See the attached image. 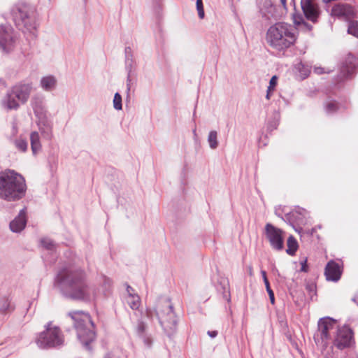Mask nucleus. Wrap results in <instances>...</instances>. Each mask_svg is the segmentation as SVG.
Returning a JSON list of instances; mask_svg holds the SVG:
<instances>
[{"mask_svg": "<svg viewBox=\"0 0 358 358\" xmlns=\"http://www.w3.org/2000/svg\"><path fill=\"white\" fill-rule=\"evenodd\" d=\"M57 83V79L55 76L46 75L41 78L39 86L43 91L50 92L56 90Z\"/></svg>", "mask_w": 358, "mask_h": 358, "instance_id": "18", "label": "nucleus"}, {"mask_svg": "<svg viewBox=\"0 0 358 358\" xmlns=\"http://www.w3.org/2000/svg\"><path fill=\"white\" fill-rule=\"evenodd\" d=\"M348 31L350 34L358 38V22L351 23L348 27Z\"/></svg>", "mask_w": 358, "mask_h": 358, "instance_id": "32", "label": "nucleus"}, {"mask_svg": "<svg viewBox=\"0 0 358 358\" xmlns=\"http://www.w3.org/2000/svg\"><path fill=\"white\" fill-rule=\"evenodd\" d=\"M354 301H356V303H357V305H358V299H357V300L354 299Z\"/></svg>", "mask_w": 358, "mask_h": 358, "instance_id": "48", "label": "nucleus"}, {"mask_svg": "<svg viewBox=\"0 0 358 358\" xmlns=\"http://www.w3.org/2000/svg\"><path fill=\"white\" fill-rule=\"evenodd\" d=\"M277 80L278 77L276 76H273L269 81V85L268 87V89L273 91L277 85Z\"/></svg>", "mask_w": 358, "mask_h": 358, "instance_id": "36", "label": "nucleus"}, {"mask_svg": "<svg viewBox=\"0 0 358 358\" xmlns=\"http://www.w3.org/2000/svg\"><path fill=\"white\" fill-rule=\"evenodd\" d=\"M13 12L16 25L24 32H29L34 36L36 29L35 8L25 3H20L15 6Z\"/></svg>", "mask_w": 358, "mask_h": 358, "instance_id": "7", "label": "nucleus"}, {"mask_svg": "<svg viewBox=\"0 0 358 358\" xmlns=\"http://www.w3.org/2000/svg\"><path fill=\"white\" fill-rule=\"evenodd\" d=\"M26 208L22 209L18 215L10 222L9 227L13 233H20L26 227Z\"/></svg>", "mask_w": 358, "mask_h": 358, "instance_id": "16", "label": "nucleus"}, {"mask_svg": "<svg viewBox=\"0 0 358 358\" xmlns=\"http://www.w3.org/2000/svg\"><path fill=\"white\" fill-rule=\"evenodd\" d=\"M264 284H265V286H266V291H267V292L268 294V296H269L270 301H271V303L272 304H274V303H275L274 293H273V290L270 287L269 282H266V283H264Z\"/></svg>", "mask_w": 358, "mask_h": 358, "instance_id": "35", "label": "nucleus"}, {"mask_svg": "<svg viewBox=\"0 0 358 358\" xmlns=\"http://www.w3.org/2000/svg\"><path fill=\"white\" fill-rule=\"evenodd\" d=\"M287 249L286 252L289 255H294L298 249V243L293 236H289L287 241Z\"/></svg>", "mask_w": 358, "mask_h": 358, "instance_id": "23", "label": "nucleus"}, {"mask_svg": "<svg viewBox=\"0 0 358 358\" xmlns=\"http://www.w3.org/2000/svg\"><path fill=\"white\" fill-rule=\"evenodd\" d=\"M263 234L272 249L281 251L284 248L285 232L271 223H266Z\"/></svg>", "mask_w": 358, "mask_h": 358, "instance_id": "9", "label": "nucleus"}, {"mask_svg": "<svg viewBox=\"0 0 358 358\" xmlns=\"http://www.w3.org/2000/svg\"><path fill=\"white\" fill-rule=\"evenodd\" d=\"M342 272V268L338 263L330 261L325 267L324 275L328 281L337 282L340 280Z\"/></svg>", "mask_w": 358, "mask_h": 358, "instance_id": "15", "label": "nucleus"}, {"mask_svg": "<svg viewBox=\"0 0 358 358\" xmlns=\"http://www.w3.org/2000/svg\"><path fill=\"white\" fill-rule=\"evenodd\" d=\"M208 334L211 337V338H215L216 336H217V331H208Z\"/></svg>", "mask_w": 358, "mask_h": 358, "instance_id": "42", "label": "nucleus"}, {"mask_svg": "<svg viewBox=\"0 0 358 358\" xmlns=\"http://www.w3.org/2000/svg\"><path fill=\"white\" fill-rule=\"evenodd\" d=\"M127 303L132 310H138L141 303L140 296L134 292V289L129 285L127 287Z\"/></svg>", "mask_w": 358, "mask_h": 358, "instance_id": "19", "label": "nucleus"}, {"mask_svg": "<svg viewBox=\"0 0 358 358\" xmlns=\"http://www.w3.org/2000/svg\"><path fill=\"white\" fill-rule=\"evenodd\" d=\"M38 130L47 140L53 138V122L48 111L35 115Z\"/></svg>", "mask_w": 358, "mask_h": 358, "instance_id": "12", "label": "nucleus"}, {"mask_svg": "<svg viewBox=\"0 0 358 358\" xmlns=\"http://www.w3.org/2000/svg\"><path fill=\"white\" fill-rule=\"evenodd\" d=\"M10 307V301L8 297L0 296V312L6 311Z\"/></svg>", "mask_w": 358, "mask_h": 358, "instance_id": "30", "label": "nucleus"}, {"mask_svg": "<svg viewBox=\"0 0 358 358\" xmlns=\"http://www.w3.org/2000/svg\"><path fill=\"white\" fill-rule=\"evenodd\" d=\"M106 358H127V355L122 350H115L108 354Z\"/></svg>", "mask_w": 358, "mask_h": 358, "instance_id": "33", "label": "nucleus"}, {"mask_svg": "<svg viewBox=\"0 0 358 358\" xmlns=\"http://www.w3.org/2000/svg\"><path fill=\"white\" fill-rule=\"evenodd\" d=\"M281 4L284 8H286V0H280Z\"/></svg>", "mask_w": 358, "mask_h": 358, "instance_id": "45", "label": "nucleus"}, {"mask_svg": "<svg viewBox=\"0 0 358 358\" xmlns=\"http://www.w3.org/2000/svg\"><path fill=\"white\" fill-rule=\"evenodd\" d=\"M35 343L41 349L58 348L64 345V336L58 327L49 322L45 329L36 335Z\"/></svg>", "mask_w": 358, "mask_h": 358, "instance_id": "8", "label": "nucleus"}, {"mask_svg": "<svg viewBox=\"0 0 358 358\" xmlns=\"http://www.w3.org/2000/svg\"><path fill=\"white\" fill-rule=\"evenodd\" d=\"M69 315L74 321L78 340L87 350H90V344L95 339L94 323L91 317L83 311L70 312Z\"/></svg>", "mask_w": 358, "mask_h": 358, "instance_id": "5", "label": "nucleus"}, {"mask_svg": "<svg viewBox=\"0 0 358 358\" xmlns=\"http://www.w3.org/2000/svg\"><path fill=\"white\" fill-rule=\"evenodd\" d=\"M331 15L338 17L350 19L354 17L355 12L351 6L345 3H338L332 8Z\"/></svg>", "mask_w": 358, "mask_h": 358, "instance_id": "17", "label": "nucleus"}, {"mask_svg": "<svg viewBox=\"0 0 358 358\" xmlns=\"http://www.w3.org/2000/svg\"><path fill=\"white\" fill-rule=\"evenodd\" d=\"M336 321L329 317L321 318L318 322V329L314 336L317 345H325L330 338V331L336 327Z\"/></svg>", "mask_w": 358, "mask_h": 358, "instance_id": "11", "label": "nucleus"}, {"mask_svg": "<svg viewBox=\"0 0 358 358\" xmlns=\"http://www.w3.org/2000/svg\"><path fill=\"white\" fill-rule=\"evenodd\" d=\"M41 244L43 248L49 250H54L56 248V245L50 238H44L41 240Z\"/></svg>", "mask_w": 358, "mask_h": 358, "instance_id": "29", "label": "nucleus"}, {"mask_svg": "<svg viewBox=\"0 0 358 358\" xmlns=\"http://www.w3.org/2000/svg\"><path fill=\"white\" fill-rule=\"evenodd\" d=\"M324 108L327 113L331 114L338 110V106L335 101H329L325 103Z\"/></svg>", "mask_w": 358, "mask_h": 358, "instance_id": "27", "label": "nucleus"}, {"mask_svg": "<svg viewBox=\"0 0 358 358\" xmlns=\"http://www.w3.org/2000/svg\"><path fill=\"white\" fill-rule=\"evenodd\" d=\"M357 64V60L353 57H349L346 62L345 65L342 67L341 73H343V76L345 78H348L350 76L355 68Z\"/></svg>", "mask_w": 358, "mask_h": 358, "instance_id": "21", "label": "nucleus"}, {"mask_svg": "<svg viewBox=\"0 0 358 358\" xmlns=\"http://www.w3.org/2000/svg\"><path fill=\"white\" fill-rule=\"evenodd\" d=\"M156 315L160 325L168 336L173 334L176 330L177 320L171 304L166 301L158 305L157 308H146V316L152 320Z\"/></svg>", "mask_w": 358, "mask_h": 358, "instance_id": "6", "label": "nucleus"}, {"mask_svg": "<svg viewBox=\"0 0 358 358\" xmlns=\"http://www.w3.org/2000/svg\"><path fill=\"white\" fill-rule=\"evenodd\" d=\"M30 143L33 155H36L41 150V138L38 131H32L30 134Z\"/></svg>", "mask_w": 358, "mask_h": 358, "instance_id": "22", "label": "nucleus"}, {"mask_svg": "<svg viewBox=\"0 0 358 358\" xmlns=\"http://www.w3.org/2000/svg\"><path fill=\"white\" fill-rule=\"evenodd\" d=\"M15 147L22 152H25L28 148L27 142L22 138L17 139L15 141Z\"/></svg>", "mask_w": 358, "mask_h": 358, "instance_id": "31", "label": "nucleus"}, {"mask_svg": "<svg viewBox=\"0 0 358 358\" xmlns=\"http://www.w3.org/2000/svg\"><path fill=\"white\" fill-rule=\"evenodd\" d=\"M196 10L198 11V15L200 19H203L205 16V13L203 10V6L202 0H196Z\"/></svg>", "mask_w": 358, "mask_h": 358, "instance_id": "34", "label": "nucleus"}, {"mask_svg": "<svg viewBox=\"0 0 358 358\" xmlns=\"http://www.w3.org/2000/svg\"><path fill=\"white\" fill-rule=\"evenodd\" d=\"M301 271H303V272H306L307 271L306 260H304L303 262H302L301 263Z\"/></svg>", "mask_w": 358, "mask_h": 358, "instance_id": "39", "label": "nucleus"}, {"mask_svg": "<svg viewBox=\"0 0 358 358\" xmlns=\"http://www.w3.org/2000/svg\"><path fill=\"white\" fill-rule=\"evenodd\" d=\"M48 1H50L51 0H48Z\"/></svg>", "mask_w": 358, "mask_h": 358, "instance_id": "50", "label": "nucleus"}, {"mask_svg": "<svg viewBox=\"0 0 358 358\" xmlns=\"http://www.w3.org/2000/svg\"><path fill=\"white\" fill-rule=\"evenodd\" d=\"M298 38L296 29L285 22H277L267 29L265 40L267 45L278 52H285L293 46Z\"/></svg>", "mask_w": 358, "mask_h": 358, "instance_id": "2", "label": "nucleus"}, {"mask_svg": "<svg viewBox=\"0 0 358 358\" xmlns=\"http://www.w3.org/2000/svg\"><path fill=\"white\" fill-rule=\"evenodd\" d=\"M292 3H293L294 6L295 7V1L294 0H292Z\"/></svg>", "mask_w": 358, "mask_h": 358, "instance_id": "46", "label": "nucleus"}, {"mask_svg": "<svg viewBox=\"0 0 358 358\" xmlns=\"http://www.w3.org/2000/svg\"><path fill=\"white\" fill-rule=\"evenodd\" d=\"M34 90L31 82L22 81L13 85L1 100L2 107L7 110H16L20 104L26 103Z\"/></svg>", "mask_w": 358, "mask_h": 358, "instance_id": "4", "label": "nucleus"}, {"mask_svg": "<svg viewBox=\"0 0 358 358\" xmlns=\"http://www.w3.org/2000/svg\"><path fill=\"white\" fill-rule=\"evenodd\" d=\"M261 273L262 275V277H263V280H264V283H266V282H268V280L267 279V277H266V273L265 271H261Z\"/></svg>", "mask_w": 358, "mask_h": 358, "instance_id": "40", "label": "nucleus"}, {"mask_svg": "<svg viewBox=\"0 0 358 358\" xmlns=\"http://www.w3.org/2000/svg\"><path fill=\"white\" fill-rule=\"evenodd\" d=\"M13 135H15L17 132V128L16 124H13Z\"/></svg>", "mask_w": 358, "mask_h": 358, "instance_id": "43", "label": "nucleus"}, {"mask_svg": "<svg viewBox=\"0 0 358 358\" xmlns=\"http://www.w3.org/2000/svg\"><path fill=\"white\" fill-rule=\"evenodd\" d=\"M296 69L299 71L303 78L308 76L310 73V69L308 66L305 65L302 62H299L296 65Z\"/></svg>", "mask_w": 358, "mask_h": 358, "instance_id": "26", "label": "nucleus"}, {"mask_svg": "<svg viewBox=\"0 0 358 358\" xmlns=\"http://www.w3.org/2000/svg\"><path fill=\"white\" fill-rule=\"evenodd\" d=\"M193 132L196 135V129H194Z\"/></svg>", "mask_w": 358, "mask_h": 358, "instance_id": "49", "label": "nucleus"}, {"mask_svg": "<svg viewBox=\"0 0 358 358\" xmlns=\"http://www.w3.org/2000/svg\"><path fill=\"white\" fill-rule=\"evenodd\" d=\"M293 22L296 27H302L306 30H311L312 26L304 21L303 16L299 14L293 15Z\"/></svg>", "mask_w": 358, "mask_h": 358, "instance_id": "24", "label": "nucleus"}, {"mask_svg": "<svg viewBox=\"0 0 358 358\" xmlns=\"http://www.w3.org/2000/svg\"><path fill=\"white\" fill-rule=\"evenodd\" d=\"M55 285L63 294L73 299L89 301L96 295L95 287L87 282L85 272L79 267L61 270L55 278Z\"/></svg>", "mask_w": 358, "mask_h": 358, "instance_id": "1", "label": "nucleus"}, {"mask_svg": "<svg viewBox=\"0 0 358 358\" xmlns=\"http://www.w3.org/2000/svg\"><path fill=\"white\" fill-rule=\"evenodd\" d=\"M301 6L306 18L313 22H316L320 11L313 0H301Z\"/></svg>", "mask_w": 358, "mask_h": 358, "instance_id": "14", "label": "nucleus"}, {"mask_svg": "<svg viewBox=\"0 0 358 358\" xmlns=\"http://www.w3.org/2000/svg\"><path fill=\"white\" fill-rule=\"evenodd\" d=\"M143 342L148 348H150L152 343V339L148 336L144 337Z\"/></svg>", "mask_w": 358, "mask_h": 358, "instance_id": "37", "label": "nucleus"}, {"mask_svg": "<svg viewBox=\"0 0 358 358\" xmlns=\"http://www.w3.org/2000/svg\"><path fill=\"white\" fill-rule=\"evenodd\" d=\"M207 141L210 149H217L219 145L217 140V132L215 130L210 131L208 135Z\"/></svg>", "mask_w": 358, "mask_h": 358, "instance_id": "25", "label": "nucleus"}, {"mask_svg": "<svg viewBox=\"0 0 358 358\" xmlns=\"http://www.w3.org/2000/svg\"><path fill=\"white\" fill-rule=\"evenodd\" d=\"M249 273H250V275H252V268H250Z\"/></svg>", "mask_w": 358, "mask_h": 358, "instance_id": "47", "label": "nucleus"}, {"mask_svg": "<svg viewBox=\"0 0 358 358\" xmlns=\"http://www.w3.org/2000/svg\"><path fill=\"white\" fill-rule=\"evenodd\" d=\"M353 342V333L351 329L347 326H343L338 329L334 340V345L336 348L341 350L349 348Z\"/></svg>", "mask_w": 358, "mask_h": 358, "instance_id": "13", "label": "nucleus"}, {"mask_svg": "<svg viewBox=\"0 0 358 358\" xmlns=\"http://www.w3.org/2000/svg\"><path fill=\"white\" fill-rule=\"evenodd\" d=\"M314 71L317 74H322V73H324L323 69L322 68H320V67H315V69H314Z\"/></svg>", "mask_w": 358, "mask_h": 358, "instance_id": "41", "label": "nucleus"}, {"mask_svg": "<svg viewBox=\"0 0 358 358\" xmlns=\"http://www.w3.org/2000/svg\"><path fill=\"white\" fill-rule=\"evenodd\" d=\"M17 41V34L10 25H0V50L3 53L11 52Z\"/></svg>", "mask_w": 358, "mask_h": 358, "instance_id": "10", "label": "nucleus"}, {"mask_svg": "<svg viewBox=\"0 0 358 358\" xmlns=\"http://www.w3.org/2000/svg\"><path fill=\"white\" fill-rule=\"evenodd\" d=\"M24 178L16 171L7 169L0 172V199L6 201H16L26 194Z\"/></svg>", "mask_w": 358, "mask_h": 358, "instance_id": "3", "label": "nucleus"}, {"mask_svg": "<svg viewBox=\"0 0 358 358\" xmlns=\"http://www.w3.org/2000/svg\"><path fill=\"white\" fill-rule=\"evenodd\" d=\"M31 106L35 115L48 111L44 104V98L41 95H34L31 100Z\"/></svg>", "mask_w": 358, "mask_h": 358, "instance_id": "20", "label": "nucleus"}, {"mask_svg": "<svg viewBox=\"0 0 358 358\" xmlns=\"http://www.w3.org/2000/svg\"><path fill=\"white\" fill-rule=\"evenodd\" d=\"M113 104L115 110H120L122 109V96L118 92H116L114 95Z\"/></svg>", "mask_w": 358, "mask_h": 358, "instance_id": "28", "label": "nucleus"}, {"mask_svg": "<svg viewBox=\"0 0 358 358\" xmlns=\"http://www.w3.org/2000/svg\"><path fill=\"white\" fill-rule=\"evenodd\" d=\"M271 92H272V90L267 89L266 95V98L267 99H270Z\"/></svg>", "mask_w": 358, "mask_h": 358, "instance_id": "44", "label": "nucleus"}, {"mask_svg": "<svg viewBox=\"0 0 358 358\" xmlns=\"http://www.w3.org/2000/svg\"><path fill=\"white\" fill-rule=\"evenodd\" d=\"M146 329V326L144 322H140L138 324V332H144Z\"/></svg>", "mask_w": 358, "mask_h": 358, "instance_id": "38", "label": "nucleus"}]
</instances>
